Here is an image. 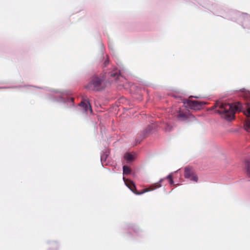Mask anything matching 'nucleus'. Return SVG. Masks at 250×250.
<instances>
[{"label": "nucleus", "mask_w": 250, "mask_h": 250, "mask_svg": "<svg viewBox=\"0 0 250 250\" xmlns=\"http://www.w3.org/2000/svg\"><path fill=\"white\" fill-rule=\"evenodd\" d=\"M218 107L216 112L221 115V117L228 121H231L234 119V114L236 111H241L242 107L241 104H229L217 101L215 103L212 109Z\"/></svg>", "instance_id": "obj_1"}, {"label": "nucleus", "mask_w": 250, "mask_h": 250, "mask_svg": "<svg viewBox=\"0 0 250 250\" xmlns=\"http://www.w3.org/2000/svg\"><path fill=\"white\" fill-rule=\"evenodd\" d=\"M123 179H124L125 183L126 186L131 190V191L132 192H133L136 195H141V194H143L146 192L153 190L155 189H156L157 188L161 187V185L160 184V183H161L164 180H166V179L168 180L169 183L171 186L173 185L174 184V181L172 177V173H170L168 175H167V177H166L165 178L161 179L158 183L151 185L148 188H146L144 189L141 192H137L135 185L133 182H131L130 184H127L126 183L125 179L124 177H123Z\"/></svg>", "instance_id": "obj_2"}, {"label": "nucleus", "mask_w": 250, "mask_h": 250, "mask_svg": "<svg viewBox=\"0 0 250 250\" xmlns=\"http://www.w3.org/2000/svg\"><path fill=\"white\" fill-rule=\"evenodd\" d=\"M104 80V77L99 78L97 76H94L91 81L87 85L86 88L94 91H101L104 89L103 83Z\"/></svg>", "instance_id": "obj_3"}, {"label": "nucleus", "mask_w": 250, "mask_h": 250, "mask_svg": "<svg viewBox=\"0 0 250 250\" xmlns=\"http://www.w3.org/2000/svg\"><path fill=\"white\" fill-rule=\"evenodd\" d=\"M231 15L235 16L236 18L242 21V26L244 28H250V16L247 13L240 14L238 13L230 12Z\"/></svg>", "instance_id": "obj_4"}, {"label": "nucleus", "mask_w": 250, "mask_h": 250, "mask_svg": "<svg viewBox=\"0 0 250 250\" xmlns=\"http://www.w3.org/2000/svg\"><path fill=\"white\" fill-rule=\"evenodd\" d=\"M184 104H187V106L189 108L195 110H200L205 104H206V103L204 102L191 101L189 100H187L186 103H184Z\"/></svg>", "instance_id": "obj_5"}, {"label": "nucleus", "mask_w": 250, "mask_h": 250, "mask_svg": "<svg viewBox=\"0 0 250 250\" xmlns=\"http://www.w3.org/2000/svg\"><path fill=\"white\" fill-rule=\"evenodd\" d=\"M153 129L152 126L148 125L141 133L140 136L139 138H137L135 139V145L140 144L141 141L146 137L147 134L150 133Z\"/></svg>", "instance_id": "obj_6"}, {"label": "nucleus", "mask_w": 250, "mask_h": 250, "mask_svg": "<svg viewBox=\"0 0 250 250\" xmlns=\"http://www.w3.org/2000/svg\"><path fill=\"white\" fill-rule=\"evenodd\" d=\"M184 176L186 179H188L191 181L196 182L198 181V177L193 174L191 167H185Z\"/></svg>", "instance_id": "obj_7"}, {"label": "nucleus", "mask_w": 250, "mask_h": 250, "mask_svg": "<svg viewBox=\"0 0 250 250\" xmlns=\"http://www.w3.org/2000/svg\"><path fill=\"white\" fill-rule=\"evenodd\" d=\"M54 100L59 102L66 103L68 106H74V99L72 97L65 99L62 96H59L58 98L54 99Z\"/></svg>", "instance_id": "obj_8"}, {"label": "nucleus", "mask_w": 250, "mask_h": 250, "mask_svg": "<svg viewBox=\"0 0 250 250\" xmlns=\"http://www.w3.org/2000/svg\"><path fill=\"white\" fill-rule=\"evenodd\" d=\"M111 78L115 81L118 80L120 77L124 78L121 70H118L117 68L114 69L112 71L109 73Z\"/></svg>", "instance_id": "obj_9"}, {"label": "nucleus", "mask_w": 250, "mask_h": 250, "mask_svg": "<svg viewBox=\"0 0 250 250\" xmlns=\"http://www.w3.org/2000/svg\"><path fill=\"white\" fill-rule=\"evenodd\" d=\"M79 106L83 107L85 111H87L89 110L91 112L92 111L90 104L88 101H82L79 104Z\"/></svg>", "instance_id": "obj_10"}, {"label": "nucleus", "mask_w": 250, "mask_h": 250, "mask_svg": "<svg viewBox=\"0 0 250 250\" xmlns=\"http://www.w3.org/2000/svg\"><path fill=\"white\" fill-rule=\"evenodd\" d=\"M109 154V151L108 150H106L104 152H103L101 154V162L103 166L104 165V163L105 162Z\"/></svg>", "instance_id": "obj_11"}, {"label": "nucleus", "mask_w": 250, "mask_h": 250, "mask_svg": "<svg viewBox=\"0 0 250 250\" xmlns=\"http://www.w3.org/2000/svg\"><path fill=\"white\" fill-rule=\"evenodd\" d=\"M124 159L126 161V163H130L134 160L133 156L129 153L126 152L124 154Z\"/></svg>", "instance_id": "obj_12"}, {"label": "nucleus", "mask_w": 250, "mask_h": 250, "mask_svg": "<svg viewBox=\"0 0 250 250\" xmlns=\"http://www.w3.org/2000/svg\"><path fill=\"white\" fill-rule=\"evenodd\" d=\"M123 174L127 175L131 173V169L130 168L127 166H124L123 167Z\"/></svg>", "instance_id": "obj_13"}, {"label": "nucleus", "mask_w": 250, "mask_h": 250, "mask_svg": "<svg viewBox=\"0 0 250 250\" xmlns=\"http://www.w3.org/2000/svg\"><path fill=\"white\" fill-rule=\"evenodd\" d=\"M245 168L247 170V175L250 177V161H246L245 162Z\"/></svg>", "instance_id": "obj_14"}, {"label": "nucleus", "mask_w": 250, "mask_h": 250, "mask_svg": "<svg viewBox=\"0 0 250 250\" xmlns=\"http://www.w3.org/2000/svg\"><path fill=\"white\" fill-rule=\"evenodd\" d=\"M178 119H183V120H185L187 119V116L185 113H180L178 115Z\"/></svg>", "instance_id": "obj_15"}, {"label": "nucleus", "mask_w": 250, "mask_h": 250, "mask_svg": "<svg viewBox=\"0 0 250 250\" xmlns=\"http://www.w3.org/2000/svg\"><path fill=\"white\" fill-rule=\"evenodd\" d=\"M172 127L171 125L168 124H166L165 126V130L167 131H170L171 130Z\"/></svg>", "instance_id": "obj_16"}, {"label": "nucleus", "mask_w": 250, "mask_h": 250, "mask_svg": "<svg viewBox=\"0 0 250 250\" xmlns=\"http://www.w3.org/2000/svg\"><path fill=\"white\" fill-rule=\"evenodd\" d=\"M245 129L247 131H249L250 130V122L247 123L245 125Z\"/></svg>", "instance_id": "obj_17"}, {"label": "nucleus", "mask_w": 250, "mask_h": 250, "mask_svg": "<svg viewBox=\"0 0 250 250\" xmlns=\"http://www.w3.org/2000/svg\"><path fill=\"white\" fill-rule=\"evenodd\" d=\"M109 63V60H108V59H106L104 63V67H106Z\"/></svg>", "instance_id": "obj_18"}, {"label": "nucleus", "mask_w": 250, "mask_h": 250, "mask_svg": "<svg viewBox=\"0 0 250 250\" xmlns=\"http://www.w3.org/2000/svg\"><path fill=\"white\" fill-rule=\"evenodd\" d=\"M247 115L250 116V107L247 110Z\"/></svg>", "instance_id": "obj_19"}, {"label": "nucleus", "mask_w": 250, "mask_h": 250, "mask_svg": "<svg viewBox=\"0 0 250 250\" xmlns=\"http://www.w3.org/2000/svg\"><path fill=\"white\" fill-rule=\"evenodd\" d=\"M132 230H133L134 231H135V232H136V229H135V228H132Z\"/></svg>", "instance_id": "obj_20"}, {"label": "nucleus", "mask_w": 250, "mask_h": 250, "mask_svg": "<svg viewBox=\"0 0 250 250\" xmlns=\"http://www.w3.org/2000/svg\"><path fill=\"white\" fill-rule=\"evenodd\" d=\"M103 45H103V43H101V46H102V47H103Z\"/></svg>", "instance_id": "obj_21"}]
</instances>
